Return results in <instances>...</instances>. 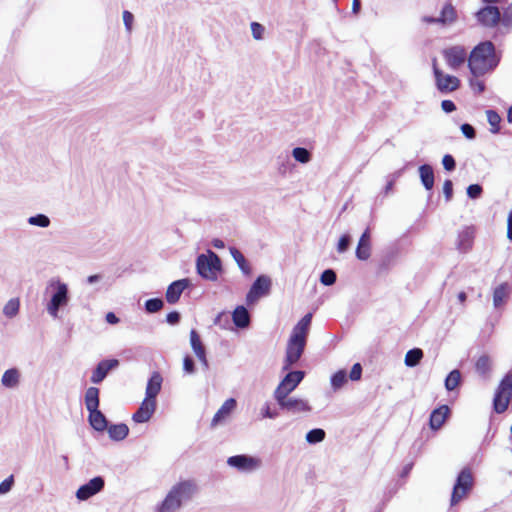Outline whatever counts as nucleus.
Returning a JSON list of instances; mask_svg holds the SVG:
<instances>
[{
  "instance_id": "393cba45",
  "label": "nucleus",
  "mask_w": 512,
  "mask_h": 512,
  "mask_svg": "<svg viewBox=\"0 0 512 512\" xmlns=\"http://www.w3.org/2000/svg\"><path fill=\"white\" fill-rule=\"evenodd\" d=\"M511 294V286L507 282H503L496 286L493 290V306L499 309L506 304Z\"/></svg>"
},
{
  "instance_id": "052dcab7",
  "label": "nucleus",
  "mask_w": 512,
  "mask_h": 512,
  "mask_svg": "<svg viewBox=\"0 0 512 512\" xmlns=\"http://www.w3.org/2000/svg\"><path fill=\"white\" fill-rule=\"evenodd\" d=\"M312 313H307L305 314L298 322H297V326L306 330L307 332L310 331V327H311V322H312Z\"/></svg>"
},
{
  "instance_id": "e2e57ef3",
  "label": "nucleus",
  "mask_w": 512,
  "mask_h": 512,
  "mask_svg": "<svg viewBox=\"0 0 512 512\" xmlns=\"http://www.w3.org/2000/svg\"><path fill=\"white\" fill-rule=\"evenodd\" d=\"M123 22H124V26H125L126 30L128 32H131L132 27H133V22H134V15L130 11L124 10L123 11Z\"/></svg>"
},
{
  "instance_id": "58836bf2",
  "label": "nucleus",
  "mask_w": 512,
  "mask_h": 512,
  "mask_svg": "<svg viewBox=\"0 0 512 512\" xmlns=\"http://www.w3.org/2000/svg\"><path fill=\"white\" fill-rule=\"evenodd\" d=\"M372 243L358 241L355 256L360 261H367L371 256Z\"/></svg>"
},
{
  "instance_id": "412c9836",
  "label": "nucleus",
  "mask_w": 512,
  "mask_h": 512,
  "mask_svg": "<svg viewBox=\"0 0 512 512\" xmlns=\"http://www.w3.org/2000/svg\"><path fill=\"white\" fill-rule=\"evenodd\" d=\"M451 410L448 405L443 404L433 409L429 416V427L431 430L436 431L444 424L450 417Z\"/></svg>"
},
{
  "instance_id": "2eb2a0df",
  "label": "nucleus",
  "mask_w": 512,
  "mask_h": 512,
  "mask_svg": "<svg viewBox=\"0 0 512 512\" xmlns=\"http://www.w3.org/2000/svg\"><path fill=\"white\" fill-rule=\"evenodd\" d=\"M105 487V478L103 476H95L88 482L82 484L76 491L75 496L79 501H87L93 496L103 491Z\"/></svg>"
},
{
  "instance_id": "bb28decb",
  "label": "nucleus",
  "mask_w": 512,
  "mask_h": 512,
  "mask_svg": "<svg viewBox=\"0 0 512 512\" xmlns=\"http://www.w3.org/2000/svg\"><path fill=\"white\" fill-rule=\"evenodd\" d=\"M229 252H230L232 258L237 263V266L241 270L242 274L247 277L251 276V274H252L251 265H250L249 261L245 258V256L242 254V252L234 246L229 247Z\"/></svg>"
},
{
  "instance_id": "864d4df0",
  "label": "nucleus",
  "mask_w": 512,
  "mask_h": 512,
  "mask_svg": "<svg viewBox=\"0 0 512 512\" xmlns=\"http://www.w3.org/2000/svg\"><path fill=\"white\" fill-rule=\"evenodd\" d=\"M442 165L447 172H452L456 169V160L451 154H445L442 158Z\"/></svg>"
},
{
  "instance_id": "473e14b6",
  "label": "nucleus",
  "mask_w": 512,
  "mask_h": 512,
  "mask_svg": "<svg viewBox=\"0 0 512 512\" xmlns=\"http://www.w3.org/2000/svg\"><path fill=\"white\" fill-rule=\"evenodd\" d=\"M462 384V374L460 370L453 369L445 377L444 386L448 392H452Z\"/></svg>"
},
{
  "instance_id": "dca6fc26",
  "label": "nucleus",
  "mask_w": 512,
  "mask_h": 512,
  "mask_svg": "<svg viewBox=\"0 0 512 512\" xmlns=\"http://www.w3.org/2000/svg\"><path fill=\"white\" fill-rule=\"evenodd\" d=\"M227 464L240 472H252L260 468L261 460L248 454H238L228 457Z\"/></svg>"
},
{
  "instance_id": "c85d7f7f",
  "label": "nucleus",
  "mask_w": 512,
  "mask_h": 512,
  "mask_svg": "<svg viewBox=\"0 0 512 512\" xmlns=\"http://www.w3.org/2000/svg\"><path fill=\"white\" fill-rule=\"evenodd\" d=\"M107 433L109 435V438L112 441H122L124 440L128 434H129V427L125 423H111L109 424L107 428Z\"/></svg>"
},
{
  "instance_id": "a878e982",
  "label": "nucleus",
  "mask_w": 512,
  "mask_h": 512,
  "mask_svg": "<svg viewBox=\"0 0 512 512\" xmlns=\"http://www.w3.org/2000/svg\"><path fill=\"white\" fill-rule=\"evenodd\" d=\"M163 378L158 371H154L148 379L146 386V397L150 400H156L162 388Z\"/></svg>"
},
{
  "instance_id": "f704fd0d",
  "label": "nucleus",
  "mask_w": 512,
  "mask_h": 512,
  "mask_svg": "<svg viewBox=\"0 0 512 512\" xmlns=\"http://www.w3.org/2000/svg\"><path fill=\"white\" fill-rule=\"evenodd\" d=\"M348 382V374L346 370L340 369L333 373L330 377V384L334 391H338Z\"/></svg>"
},
{
  "instance_id": "4468645a",
  "label": "nucleus",
  "mask_w": 512,
  "mask_h": 512,
  "mask_svg": "<svg viewBox=\"0 0 512 512\" xmlns=\"http://www.w3.org/2000/svg\"><path fill=\"white\" fill-rule=\"evenodd\" d=\"M274 399L281 410L288 411L293 414L310 412L312 410L308 401L301 398L288 397V395H274Z\"/></svg>"
},
{
  "instance_id": "ea45409f",
  "label": "nucleus",
  "mask_w": 512,
  "mask_h": 512,
  "mask_svg": "<svg viewBox=\"0 0 512 512\" xmlns=\"http://www.w3.org/2000/svg\"><path fill=\"white\" fill-rule=\"evenodd\" d=\"M27 222L29 225L40 227V228H47L51 224L50 218L43 213H38L33 216H30L27 219Z\"/></svg>"
},
{
  "instance_id": "4d7b16f0",
  "label": "nucleus",
  "mask_w": 512,
  "mask_h": 512,
  "mask_svg": "<svg viewBox=\"0 0 512 512\" xmlns=\"http://www.w3.org/2000/svg\"><path fill=\"white\" fill-rule=\"evenodd\" d=\"M362 372H363V368H362V365L360 363H355L350 372H349V375L348 377L352 380V381H358L361 379L362 377Z\"/></svg>"
},
{
  "instance_id": "2f4dec72",
  "label": "nucleus",
  "mask_w": 512,
  "mask_h": 512,
  "mask_svg": "<svg viewBox=\"0 0 512 512\" xmlns=\"http://www.w3.org/2000/svg\"><path fill=\"white\" fill-rule=\"evenodd\" d=\"M20 382V372L17 368L7 369L1 378V383L6 388H15Z\"/></svg>"
},
{
  "instance_id": "6e6d98bb",
  "label": "nucleus",
  "mask_w": 512,
  "mask_h": 512,
  "mask_svg": "<svg viewBox=\"0 0 512 512\" xmlns=\"http://www.w3.org/2000/svg\"><path fill=\"white\" fill-rule=\"evenodd\" d=\"M14 485V476L10 475L0 483V495L8 493Z\"/></svg>"
},
{
  "instance_id": "4be33fe9",
  "label": "nucleus",
  "mask_w": 512,
  "mask_h": 512,
  "mask_svg": "<svg viewBox=\"0 0 512 512\" xmlns=\"http://www.w3.org/2000/svg\"><path fill=\"white\" fill-rule=\"evenodd\" d=\"M237 401L234 398H228L221 407L217 410L215 415L212 418L211 426L215 427L221 423H223L236 409Z\"/></svg>"
},
{
  "instance_id": "5fc2aeb1",
  "label": "nucleus",
  "mask_w": 512,
  "mask_h": 512,
  "mask_svg": "<svg viewBox=\"0 0 512 512\" xmlns=\"http://www.w3.org/2000/svg\"><path fill=\"white\" fill-rule=\"evenodd\" d=\"M460 130L465 138L473 140L476 138V129L469 123H463Z\"/></svg>"
},
{
  "instance_id": "3c124183",
  "label": "nucleus",
  "mask_w": 512,
  "mask_h": 512,
  "mask_svg": "<svg viewBox=\"0 0 512 512\" xmlns=\"http://www.w3.org/2000/svg\"><path fill=\"white\" fill-rule=\"evenodd\" d=\"M501 25L505 28L512 27V2L501 13Z\"/></svg>"
},
{
  "instance_id": "c03bdc74",
  "label": "nucleus",
  "mask_w": 512,
  "mask_h": 512,
  "mask_svg": "<svg viewBox=\"0 0 512 512\" xmlns=\"http://www.w3.org/2000/svg\"><path fill=\"white\" fill-rule=\"evenodd\" d=\"M231 321V314L222 311L216 315L214 319V325L219 326L221 329H230Z\"/></svg>"
},
{
  "instance_id": "603ef678",
  "label": "nucleus",
  "mask_w": 512,
  "mask_h": 512,
  "mask_svg": "<svg viewBox=\"0 0 512 512\" xmlns=\"http://www.w3.org/2000/svg\"><path fill=\"white\" fill-rule=\"evenodd\" d=\"M252 36L255 40H262L264 38L265 27L258 22H251L250 24Z\"/></svg>"
},
{
  "instance_id": "a211bd4d",
  "label": "nucleus",
  "mask_w": 512,
  "mask_h": 512,
  "mask_svg": "<svg viewBox=\"0 0 512 512\" xmlns=\"http://www.w3.org/2000/svg\"><path fill=\"white\" fill-rule=\"evenodd\" d=\"M192 286L190 278L175 280L167 287L165 298L169 304H175L179 301L183 291Z\"/></svg>"
},
{
  "instance_id": "c9c22d12",
  "label": "nucleus",
  "mask_w": 512,
  "mask_h": 512,
  "mask_svg": "<svg viewBox=\"0 0 512 512\" xmlns=\"http://www.w3.org/2000/svg\"><path fill=\"white\" fill-rule=\"evenodd\" d=\"M190 345L196 356L206 353V348L201 340L200 334L195 329L190 331Z\"/></svg>"
},
{
  "instance_id": "0e129e2a",
  "label": "nucleus",
  "mask_w": 512,
  "mask_h": 512,
  "mask_svg": "<svg viewBox=\"0 0 512 512\" xmlns=\"http://www.w3.org/2000/svg\"><path fill=\"white\" fill-rule=\"evenodd\" d=\"M443 194L446 201H450L453 197V182L450 179H446L443 183Z\"/></svg>"
},
{
  "instance_id": "b1692460",
  "label": "nucleus",
  "mask_w": 512,
  "mask_h": 512,
  "mask_svg": "<svg viewBox=\"0 0 512 512\" xmlns=\"http://www.w3.org/2000/svg\"><path fill=\"white\" fill-rule=\"evenodd\" d=\"M475 237V229L472 226L465 227L458 233L457 248L461 252H467L471 249Z\"/></svg>"
},
{
  "instance_id": "f257e3e1",
  "label": "nucleus",
  "mask_w": 512,
  "mask_h": 512,
  "mask_svg": "<svg viewBox=\"0 0 512 512\" xmlns=\"http://www.w3.org/2000/svg\"><path fill=\"white\" fill-rule=\"evenodd\" d=\"M502 51L490 40L479 42L473 47L468 58V68L474 77L493 72L499 65Z\"/></svg>"
},
{
  "instance_id": "09e8293b",
  "label": "nucleus",
  "mask_w": 512,
  "mask_h": 512,
  "mask_svg": "<svg viewBox=\"0 0 512 512\" xmlns=\"http://www.w3.org/2000/svg\"><path fill=\"white\" fill-rule=\"evenodd\" d=\"M183 371L187 375H193L196 372V363L194 358L187 354L183 358Z\"/></svg>"
},
{
  "instance_id": "ddd939ff",
  "label": "nucleus",
  "mask_w": 512,
  "mask_h": 512,
  "mask_svg": "<svg viewBox=\"0 0 512 512\" xmlns=\"http://www.w3.org/2000/svg\"><path fill=\"white\" fill-rule=\"evenodd\" d=\"M306 345V343L288 339L282 365V371L289 370L290 368L298 364L302 355L304 354Z\"/></svg>"
},
{
  "instance_id": "680f3d73",
  "label": "nucleus",
  "mask_w": 512,
  "mask_h": 512,
  "mask_svg": "<svg viewBox=\"0 0 512 512\" xmlns=\"http://www.w3.org/2000/svg\"><path fill=\"white\" fill-rule=\"evenodd\" d=\"M181 321V313L179 311H176V310H173V311H170L169 313H167L166 315V322L169 324V325H177L179 324Z\"/></svg>"
},
{
  "instance_id": "20e7f679",
  "label": "nucleus",
  "mask_w": 512,
  "mask_h": 512,
  "mask_svg": "<svg viewBox=\"0 0 512 512\" xmlns=\"http://www.w3.org/2000/svg\"><path fill=\"white\" fill-rule=\"evenodd\" d=\"M49 289H51V295L46 304V310L51 317L57 319L60 310L66 307L70 301L69 287L60 279H51L46 290Z\"/></svg>"
},
{
  "instance_id": "8fccbe9b",
  "label": "nucleus",
  "mask_w": 512,
  "mask_h": 512,
  "mask_svg": "<svg viewBox=\"0 0 512 512\" xmlns=\"http://www.w3.org/2000/svg\"><path fill=\"white\" fill-rule=\"evenodd\" d=\"M466 193L470 199L475 200L482 196L483 188L478 183L470 184L466 189Z\"/></svg>"
},
{
  "instance_id": "e433bc0d",
  "label": "nucleus",
  "mask_w": 512,
  "mask_h": 512,
  "mask_svg": "<svg viewBox=\"0 0 512 512\" xmlns=\"http://www.w3.org/2000/svg\"><path fill=\"white\" fill-rule=\"evenodd\" d=\"M486 115H487V121L491 126L490 132L492 134L500 133V130H501L500 124H501L502 119H501V116L499 115V113L496 110L488 109L486 111Z\"/></svg>"
},
{
  "instance_id": "cd10ccee",
  "label": "nucleus",
  "mask_w": 512,
  "mask_h": 512,
  "mask_svg": "<svg viewBox=\"0 0 512 512\" xmlns=\"http://www.w3.org/2000/svg\"><path fill=\"white\" fill-rule=\"evenodd\" d=\"M418 171L421 184L427 191H431L435 183L433 167L430 164H422L419 166Z\"/></svg>"
},
{
  "instance_id": "79ce46f5",
  "label": "nucleus",
  "mask_w": 512,
  "mask_h": 512,
  "mask_svg": "<svg viewBox=\"0 0 512 512\" xmlns=\"http://www.w3.org/2000/svg\"><path fill=\"white\" fill-rule=\"evenodd\" d=\"M164 306V300L160 297L149 298L144 303V309L147 313H156Z\"/></svg>"
},
{
  "instance_id": "6ab92c4d",
  "label": "nucleus",
  "mask_w": 512,
  "mask_h": 512,
  "mask_svg": "<svg viewBox=\"0 0 512 512\" xmlns=\"http://www.w3.org/2000/svg\"><path fill=\"white\" fill-rule=\"evenodd\" d=\"M443 56L448 66L456 70L466 59V50L462 46H452L443 50Z\"/></svg>"
},
{
  "instance_id": "774afa93",
  "label": "nucleus",
  "mask_w": 512,
  "mask_h": 512,
  "mask_svg": "<svg viewBox=\"0 0 512 512\" xmlns=\"http://www.w3.org/2000/svg\"><path fill=\"white\" fill-rule=\"evenodd\" d=\"M105 320L108 324L115 325L120 322L119 317L114 312H108L105 316Z\"/></svg>"
},
{
  "instance_id": "4c0bfd02",
  "label": "nucleus",
  "mask_w": 512,
  "mask_h": 512,
  "mask_svg": "<svg viewBox=\"0 0 512 512\" xmlns=\"http://www.w3.org/2000/svg\"><path fill=\"white\" fill-rule=\"evenodd\" d=\"M326 437V432L322 428H313L305 435V440L310 445H316L322 442Z\"/></svg>"
},
{
  "instance_id": "0eeeda50",
  "label": "nucleus",
  "mask_w": 512,
  "mask_h": 512,
  "mask_svg": "<svg viewBox=\"0 0 512 512\" xmlns=\"http://www.w3.org/2000/svg\"><path fill=\"white\" fill-rule=\"evenodd\" d=\"M512 397V373L508 372L501 379L493 397V409L497 414L504 413Z\"/></svg>"
},
{
  "instance_id": "f03ea898",
  "label": "nucleus",
  "mask_w": 512,
  "mask_h": 512,
  "mask_svg": "<svg viewBox=\"0 0 512 512\" xmlns=\"http://www.w3.org/2000/svg\"><path fill=\"white\" fill-rule=\"evenodd\" d=\"M100 390L95 386L87 388L85 392V406L88 414V423L97 432H104L107 430L110 422L99 409L100 406Z\"/></svg>"
},
{
  "instance_id": "5701e85b",
  "label": "nucleus",
  "mask_w": 512,
  "mask_h": 512,
  "mask_svg": "<svg viewBox=\"0 0 512 512\" xmlns=\"http://www.w3.org/2000/svg\"><path fill=\"white\" fill-rule=\"evenodd\" d=\"M231 319L237 329H246L249 327L251 317L248 309L244 305H238L231 313Z\"/></svg>"
},
{
  "instance_id": "f3484780",
  "label": "nucleus",
  "mask_w": 512,
  "mask_h": 512,
  "mask_svg": "<svg viewBox=\"0 0 512 512\" xmlns=\"http://www.w3.org/2000/svg\"><path fill=\"white\" fill-rule=\"evenodd\" d=\"M120 365V361L116 358L103 359L97 363L92 371L90 381L93 384H101L109 373L117 369Z\"/></svg>"
},
{
  "instance_id": "37998d69",
  "label": "nucleus",
  "mask_w": 512,
  "mask_h": 512,
  "mask_svg": "<svg viewBox=\"0 0 512 512\" xmlns=\"http://www.w3.org/2000/svg\"><path fill=\"white\" fill-rule=\"evenodd\" d=\"M20 308V302L17 298L10 299L3 308V314L8 318L15 317Z\"/></svg>"
},
{
  "instance_id": "aec40b11",
  "label": "nucleus",
  "mask_w": 512,
  "mask_h": 512,
  "mask_svg": "<svg viewBox=\"0 0 512 512\" xmlns=\"http://www.w3.org/2000/svg\"><path fill=\"white\" fill-rule=\"evenodd\" d=\"M157 400H150L145 398L137 411L132 415V420L135 423L148 422L156 410Z\"/></svg>"
},
{
  "instance_id": "c756f323",
  "label": "nucleus",
  "mask_w": 512,
  "mask_h": 512,
  "mask_svg": "<svg viewBox=\"0 0 512 512\" xmlns=\"http://www.w3.org/2000/svg\"><path fill=\"white\" fill-rule=\"evenodd\" d=\"M439 24L446 26L454 23L457 20V11L455 7L446 2L441 8L440 15L437 17Z\"/></svg>"
},
{
  "instance_id": "13d9d810",
  "label": "nucleus",
  "mask_w": 512,
  "mask_h": 512,
  "mask_svg": "<svg viewBox=\"0 0 512 512\" xmlns=\"http://www.w3.org/2000/svg\"><path fill=\"white\" fill-rule=\"evenodd\" d=\"M475 78L469 80V85L475 93L482 94L486 89L485 83Z\"/></svg>"
},
{
  "instance_id": "69168bd1",
  "label": "nucleus",
  "mask_w": 512,
  "mask_h": 512,
  "mask_svg": "<svg viewBox=\"0 0 512 512\" xmlns=\"http://www.w3.org/2000/svg\"><path fill=\"white\" fill-rule=\"evenodd\" d=\"M261 415L263 418L275 419L279 413L276 410H271L270 405L266 403L261 409Z\"/></svg>"
},
{
  "instance_id": "7c9ffc66",
  "label": "nucleus",
  "mask_w": 512,
  "mask_h": 512,
  "mask_svg": "<svg viewBox=\"0 0 512 512\" xmlns=\"http://www.w3.org/2000/svg\"><path fill=\"white\" fill-rule=\"evenodd\" d=\"M475 371L483 380L489 379L491 373V359L487 354L481 355L476 360Z\"/></svg>"
},
{
  "instance_id": "de8ad7c7",
  "label": "nucleus",
  "mask_w": 512,
  "mask_h": 512,
  "mask_svg": "<svg viewBox=\"0 0 512 512\" xmlns=\"http://www.w3.org/2000/svg\"><path fill=\"white\" fill-rule=\"evenodd\" d=\"M352 243V237L349 233H345L341 235L337 243V251L338 253H345L350 248Z\"/></svg>"
},
{
  "instance_id": "9b49d317",
  "label": "nucleus",
  "mask_w": 512,
  "mask_h": 512,
  "mask_svg": "<svg viewBox=\"0 0 512 512\" xmlns=\"http://www.w3.org/2000/svg\"><path fill=\"white\" fill-rule=\"evenodd\" d=\"M433 74L436 88L441 94H448L460 87L461 82L459 78L454 75L444 74V72L437 67L436 59L433 60Z\"/></svg>"
},
{
  "instance_id": "423d86ee",
  "label": "nucleus",
  "mask_w": 512,
  "mask_h": 512,
  "mask_svg": "<svg viewBox=\"0 0 512 512\" xmlns=\"http://www.w3.org/2000/svg\"><path fill=\"white\" fill-rule=\"evenodd\" d=\"M473 488V476L469 468L465 467L458 473L453 485L450 506L457 505L461 500L467 497Z\"/></svg>"
},
{
  "instance_id": "f8f14e48",
  "label": "nucleus",
  "mask_w": 512,
  "mask_h": 512,
  "mask_svg": "<svg viewBox=\"0 0 512 512\" xmlns=\"http://www.w3.org/2000/svg\"><path fill=\"white\" fill-rule=\"evenodd\" d=\"M474 16L477 22L486 28L496 27L502 21L500 9L496 5L485 4L475 12Z\"/></svg>"
},
{
  "instance_id": "1a4fd4ad",
  "label": "nucleus",
  "mask_w": 512,
  "mask_h": 512,
  "mask_svg": "<svg viewBox=\"0 0 512 512\" xmlns=\"http://www.w3.org/2000/svg\"><path fill=\"white\" fill-rule=\"evenodd\" d=\"M272 281L267 275L261 274L256 277L246 294V302L251 305L260 298L268 296L271 292Z\"/></svg>"
},
{
  "instance_id": "72a5a7b5",
  "label": "nucleus",
  "mask_w": 512,
  "mask_h": 512,
  "mask_svg": "<svg viewBox=\"0 0 512 512\" xmlns=\"http://www.w3.org/2000/svg\"><path fill=\"white\" fill-rule=\"evenodd\" d=\"M424 353L420 348H412L407 351L404 358V363L409 368L416 367L422 360Z\"/></svg>"
},
{
  "instance_id": "7ed1b4c3",
  "label": "nucleus",
  "mask_w": 512,
  "mask_h": 512,
  "mask_svg": "<svg viewBox=\"0 0 512 512\" xmlns=\"http://www.w3.org/2000/svg\"><path fill=\"white\" fill-rule=\"evenodd\" d=\"M193 484L190 481H181L174 485L166 497L156 506V512H174L179 509L183 501L192 496Z\"/></svg>"
},
{
  "instance_id": "338daca9",
  "label": "nucleus",
  "mask_w": 512,
  "mask_h": 512,
  "mask_svg": "<svg viewBox=\"0 0 512 512\" xmlns=\"http://www.w3.org/2000/svg\"><path fill=\"white\" fill-rule=\"evenodd\" d=\"M441 108L447 114L452 113L457 109L456 104L449 99L442 100Z\"/></svg>"
},
{
  "instance_id": "a19ab883",
  "label": "nucleus",
  "mask_w": 512,
  "mask_h": 512,
  "mask_svg": "<svg viewBox=\"0 0 512 512\" xmlns=\"http://www.w3.org/2000/svg\"><path fill=\"white\" fill-rule=\"evenodd\" d=\"M293 158L302 164H306L311 160V152L305 147H295L292 150Z\"/></svg>"
},
{
  "instance_id": "bf43d9fd",
  "label": "nucleus",
  "mask_w": 512,
  "mask_h": 512,
  "mask_svg": "<svg viewBox=\"0 0 512 512\" xmlns=\"http://www.w3.org/2000/svg\"><path fill=\"white\" fill-rule=\"evenodd\" d=\"M312 313H307L305 314L298 322H297V326L306 330L307 332L310 331V327H311V322H312Z\"/></svg>"
},
{
  "instance_id": "49530a36",
  "label": "nucleus",
  "mask_w": 512,
  "mask_h": 512,
  "mask_svg": "<svg viewBox=\"0 0 512 512\" xmlns=\"http://www.w3.org/2000/svg\"><path fill=\"white\" fill-rule=\"evenodd\" d=\"M308 334L309 332L295 325L292 329L289 339L307 344Z\"/></svg>"
},
{
  "instance_id": "a18cd8bd",
  "label": "nucleus",
  "mask_w": 512,
  "mask_h": 512,
  "mask_svg": "<svg viewBox=\"0 0 512 512\" xmlns=\"http://www.w3.org/2000/svg\"><path fill=\"white\" fill-rule=\"evenodd\" d=\"M337 280L336 272L331 269H325L320 275V283L324 286H332Z\"/></svg>"
},
{
  "instance_id": "6e6552de",
  "label": "nucleus",
  "mask_w": 512,
  "mask_h": 512,
  "mask_svg": "<svg viewBox=\"0 0 512 512\" xmlns=\"http://www.w3.org/2000/svg\"><path fill=\"white\" fill-rule=\"evenodd\" d=\"M400 255V247L397 244H390L384 247L377 258L376 274L378 276L387 275L397 264Z\"/></svg>"
},
{
  "instance_id": "9d476101",
  "label": "nucleus",
  "mask_w": 512,
  "mask_h": 512,
  "mask_svg": "<svg viewBox=\"0 0 512 512\" xmlns=\"http://www.w3.org/2000/svg\"><path fill=\"white\" fill-rule=\"evenodd\" d=\"M285 372L286 374L275 389L274 395H289L298 387L306 376V372L303 370H292L290 368Z\"/></svg>"
},
{
  "instance_id": "39448f33",
  "label": "nucleus",
  "mask_w": 512,
  "mask_h": 512,
  "mask_svg": "<svg viewBox=\"0 0 512 512\" xmlns=\"http://www.w3.org/2000/svg\"><path fill=\"white\" fill-rule=\"evenodd\" d=\"M196 270L201 278L216 281L219 274L222 273L221 259L215 252L208 250L207 254L197 256Z\"/></svg>"
}]
</instances>
